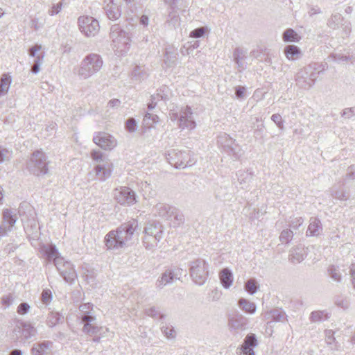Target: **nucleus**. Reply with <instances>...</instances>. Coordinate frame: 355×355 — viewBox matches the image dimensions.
I'll return each instance as SVG.
<instances>
[{
  "instance_id": "nucleus-18",
  "label": "nucleus",
  "mask_w": 355,
  "mask_h": 355,
  "mask_svg": "<svg viewBox=\"0 0 355 355\" xmlns=\"http://www.w3.org/2000/svg\"><path fill=\"white\" fill-rule=\"evenodd\" d=\"M173 210H174L173 206L159 202L153 206L151 211L153 216L168 220L171 216Z\"/></svg>"
},
{
  "instance_id": "nucleus-11",
  "label": "nucleus",
  "mask_w": 355,
  "mask_h": 355,
  "mask_svg": "<svg viewBox=\"0 0 355 355\" xmlns=\"http://www.w3.org/2000/svg\"><path fill=\"white\" fill-rule=\"evenodd\" d=\"M218 144L230 156L239 159L242 155V150L235 140L226 133L220 134L218 137Z\"/></svg>"
},
{
  "instance_id": "nucleus-36",
  "label": "nucleus",
  "mask_w": 355,
  "mask_h": 355,
  "mask_svg": "<svg viewBox=\"0 0 355 355\" xmlns=\"http://www.w3.org/2000/svg\"><path fill=\"white\" fill-rule=\"evenodd\" d=\"M329 318L328 313L325 311H313L309 317V320L312 322H320L327 320Z\"/></svg>"
},
{
  "instance_id": "nucleus-53",
  "label": "nucleus",
  "mask_w": 355,
  "mask_h": 355,
  "mask_svg": "<svg viewBox=\"0 0 355 355\" xmlns=\"http://www.w3.org/2000/svg\"><path fill=\"white\" fill-rule=\"evenodd\" d=\"M15 300V296L13 294L9 293L5 295L1 298V302L3 305L5 306V308L9 307Z\"/></svg>"
},
{
  "instance_id": "nucleus-27",
  "label": "nucleus",
  "mask_w": 355,
  "mask_h": 355,
  "mask_svg": "<svg viewBox=\"0 0 355 355\" xmlns=\"http://www.w3.org/2000/svg\"><path fill=\"white\" fill-rule=\"evenodd\" d=\"M307 255V249L302 246H298L291 252L290 259L293 263H300Z\"/></svg>"
},
{
  "instance_id": "nucleus-21",
  "label": "nucleus",
  "mask_w": 355,
  "mask_h": 355,
  "mask_svg": "<svg viewBox=\"0 0 355 355\" xmlns=\"http://www.w3.org/2000/svg\"><path fill=\"white\" fill-rule=\"evenodd\" d=\"M248 318L241 314H236L229 319L228 326L230 331L236 332L243 331L247 328Z\"/></svg>"
},
{
  "instance_id": "nucleus-16",
  "label": "nucleus",
  "mask_w": 355,
  "mask_h": 355,
  "mask_svg": "<svg viewBox=\"0 0 355 355\" xmlns=\"http://www.w3.org/2000/svg\"><path fill=\"white\" fill-rule=\"evenodd\" d=\"M93 141L105 150H111L117 145L116 139L111 135L104 132L96 133L93 137Z\"/></svg>"
},
{
  "instance_id": "nucleus-34",
  "label": "nucleus",
  "mask_w": 355,
  "mask_h": 355,
  "mask_svg": "<svg viewBox=\"0 0 355 355\" xmlns=\"http://www.w3.org/2000/svg\"><path fill=\"white\" fill-rule=\"evenodd\" d=\"M239 305L243 311L250 314L254 313L257 309L254 303L251 302L244 298H241L239 300Z\"/></svg>"
},
{
  "instance_id": "nucleus-6",
  "label": "nucleus",
  "mask_w": 355,
  "mask_h": 355,
  "mask_svg": "<svg viewBox=\"0 0 355 355\" xmlns=\"http://www.w3.org/2000/svg\"><path fill=\"white\" fill-rule=\"evenodd\" d=\"M110 37L112 40V47L117 54L123 55L129 49L130 42L129 34L121 29L119 24L111 26Z\"/></svg>"
},
{
  "instance_id": "nucleus-58",
  "label": "nucleus",
  "mask_w": 355,
  "mask_h": 355,
  "mask_svg": "<svg viewBox=\"0 0 355 355\" xmlns=\"http://www.w3.org/2000/svg\"><path fill=\"white\" fill-rule=\"evenodd\" d=\"M52 298L51 292L50 290H44L41 295L42 301L44 304H48L51 302Z\"/></svg>"
},
{
  "instance_id": "nucleus-57",
  "label": "nucleus",
  "mask_w": 355,
  "mask_h": 355,
  "mask_svg": "<svg viewBox=\"0 0 355 355\" xmlns=\"http://www.w3.org/2000/svg\"><path fill=\"white\" fill-rule=\"evenodd\" d=\"M336 304L338 306H339L343 309H347L349 306V301L347 299H344V298H341V297H338L336 299Z\"/></svg>"
},
{
  "instance_id": "nucleus-62",
  "label": "nucleus",
  "mask_w": 355,
  "mask_h": 355,
  "mask_svg": "<svg viewBox=\"0 0 355 355\" xmlns=\"http://www.w3.org/2000/svg\"><path fill=\"white\" fill-rule=\"evenodd\" d=\"M355 115V110L354 107L345 108L343 110L342 116L350 119Z\"/></svg>"
},
{
  "instance_id": "nucleus-14",
  "label": "nucleus",
  "mask_w": 355,
  "mask_h": 355,
  "mask_svg": "<svg viewBox=\"0 0 355 355\" xmlns=\"http://www.w3.org/2000/svg\"><path fill=\"white\" fill-rule=\"evenodd\" d=\"M183 272V269L178 267L166 269L157 279V287L162 289L167 284L173 283L175 280L180 279Z\"/></svg>"
},
{
  "instance_id": "nucleus-44",
  "label": "nucleus",
  "mask_w": 355,
  "mask_h": 355,
  "mask_svg": "<svg viewBox=\"0 0 355 355\" xmlns=\"http://www.w3.org/2000/svg\"><path fill=\"white\" fill-rule=\"evenodd\" d=\"M49 347L48 343H41L35 345L32 348L33 355H44L46 350Z\"/></svg>"
},
{
  "instance_id": "nucleus-28",
  "label": "nucleus",
  "mask_w": 355,
  "mask_h": 355,
  "mask_svg": "<svg viewBox=\"0 0 355 355\" xmlns=\"http://www.w3.org/2000/svg\"><path fill=\"white\" fill-rule=\"evenodd\" d=\"M220 283L225 288H229L233 282V275L228 268H223L219 273Z\"/></svg>"
},
{
  "instance_id": "nucleus-9",
  "label": "nucleus",
  "mask_w": 355,
  "mask_h": 355,
  "mask_svg": "<svg viewBox=\"0 0 355 355\" xmlns=\"http://www.w3.org/2000/svg\"><path fill=\"white\" fill-rule=\"evenodd\" d=\"M144 245L147 249H152L162 239L163 227L159 223H148L144 228Z\"/></svg>"
},
{
  "instance_id": "nucleus-22",
  "label": "nucleus",
  "mask_w": 355,
  "mask_h": 355,
  "mask_svg": "<svg viewBox=\"0 0 355 355\" xmlns=\"http://www.w3.org/2000/svg\"><path fill=\"white\" fill-rule=\"evenodd\" d=\"M178 53L173 47H166L163 55V66L166 68L174 67L177 64Z\"/></svg>"
},
{
  "instance_id": "nucleus-32",
  "label": "nucleus",
  "mask_w": 355,
  "mask_h": 355,
  "mask_svg": "<svg viewBox=\"0 0 355 355\" xmlns=\"http://www.w3.org/2000/svg\"><path fill=\"white\" fill-rule=\"evenodd\" d=\"M330 195L335 199L346 200L347 196L343 188L339 184H334L329 189Z\"/></svg>"
},
{
  "instance_id": "nucleus-52",
  "label": "nucleus",
  "mask_w": 355,
  "mask_h": 355,
  "mask_svg": "<svg viewBox=\"0 0 355 355\" xmlns=\"http://www.w3.org/2000/svg\"><path fill=\"white\" fill-rule=\"evenodd\" d=\"M207 31V27L197 28L190 33L189 36L192 38H200L203 37Z\"/></svg>"
},
{
  "instance_id": "nucleus-13",
  "label": "nucleus",
  "mask_w": 355,
  "mask_h": 355,
  "mask_svg": "<svg viewBox=\"0 0 355 355\" xmlns=\"http://www.w3.org/2000/svg\"><path fill=\"white\" fill-rule=\"evenodd\" d=\"M80 31L87 37H94L100 28L98 21L92 17L82 16L78 18Z\"/></svg>"
},
{
  "instance_id": "nucleus-12",
  "label": "nucleus",
  "mask_w": 355,
  "mask_h": 355,
  "mask_svg": "<svg viewBox=\"0 0 355 355\" xmlns=\"http://www.w3.org/2000/svg\"><path fill=\"white\" fill-rule=\"evenodd\" d=\"M18 220L17 211L13 209H4L2 211V222L0 225V236H4L12 230Z\"/></svg>"
},
{
  "instance_id": "nucleus-10",
  "label": "nucleus",
  "mask_w": 355,
  "mask_h": 355,
  "mask_svg": "<svg viewBox=\"0 0 355 355\" xmlns=\"http://www.w3.org/2000/svg\"><path fill=\"white\" fill-rule=\"evenodd\" d=\"M46 157L41 150H35L33 153L28 162L27 168L28 171L36 175H44L48 173Z\"/></svg>"
},
{
  "instance_id": "nucleus-26",
  "label": "nucleus",
  "mask_w": 355,
  "mask_h": 355,
  "mask_svg": "<svg viewBox=\"0 0 355 355\" xmlns=\"http://www.w3.org/2000/svg\"><path fill=\"white\" fill-rule=\"evenodd\" d=\"M311 67L309 66L308 67L304 68V69L300 70L296 75V81L297 85L304 89H309L313 85V82L311 80H306L304 78H306L309 76V70H311Z\"/></svg>"
},
{
  "instance_id": "nucleus-39",
  "label": "nucleus",
  "mask_w": 355,
  "mask_h": 355,
  "mask_svg": "<svg viewBox=\"0 0 355 355\" xmlns=\"http://www.w3.org/2000/svg\"><path fill=\"white\" fill-rule=\"evenodd\" d=\"M161 331L168 339H174L176 337V332L174 327L171 324H162Z\"/></svg>"
},
{
  "instance_id": "nucleus-37",
  "label": "nucleus",
  "mask_w": 355,
  "mask_h": 355,
  "mask_svg": "<svg viewBox=\"0 0 355 355\" xmlns=\"http://www.w3.org/2000/svg\"><path fill=\"white\" fill-rule=\"evenodd\" d=\"M168 220L173 223V226H178L184 223V215L174 207L171 216Z\"/></svg>"
},
{
  "instance_id": "nucleus-55",
  "label": "nucleus",
  "mask_w": 355,
  "mask_h": 355,
  "mask_svg": "<svg viewBox=\"0 0 355 355\" xmlns=\"http://www.w3.org/2000/svg\"><path fill=\"white\" fill-rule=\"evenodd\" d=\"M271 120L277 125V127L283 130L284 128L283 119L279 114H274L271 116Z\"/></svg>"
},
{
  "instance_id": "nucleus-30",
  "label": "nucleus",
  "mask_w": 355,
  "mask_h": 355,
  "mask_svg": "<svg viewBox=\"0 0 355 355\" xmlns=\"http://www.w3.org/2000/svg\"><path fill=\"white\" fill-rule=\"evenodd\" d=\"M322 224L319 219L316 218H311L310 223L307 230V235L318 236L322 232Z\"/></svg>"
},
{
  "instance_id": "nucleus-41",
  "label": "nucleus",
  "mask_w": 355,
  "mask_h": 355,
  "mask_svg": "<svg viewBox=\"0 0 355 355\" xmlns=\"http://www.w3.org/2000/svg\"><path fill=\"white\" fill-rule=\"evenodd\" d=\"M132 76L136 80H144L147 77L146 71L143 66H135L132 71Z\"/></svg>"
},
{
  "instance_id": "nucleus-4",
  "label": "nucleus",
  "mask_w": 355,
  "mask_h": 355,
  "mask_svg": "<svg viewBox=\"0 0 355 355\" xmlns=\"http://www.w3.org/2000/svg\"><path fill=\"white\" fill-rule=\"evenodd\" d=\"M103 61L101 57L96 53L87 55L80 62L77 74L81 79H88L102 68Z\"/></svg>"
},
{
  "instance_id": "nucleus-38",
  "label": "nucleus",
  "mask_w": 355,
  "mask_h": 355,
  "mask_svg": "<svg viewBox=\"0 0 355 355\" xmlns=\"http://www.w3.org/2000/svg\"><path fill=\"white\" fill-rule=\"evenodd\" d=\"M282 37L283 40L286 42H297L301 39L300 36H299L298 34L292 28L286 29L284 32Z\"/></svg>"
},
{
  "instance_id": "nucleus-20",
  "label": "nucleus",
  "mask_w": 355,
  "mask_h": 355,
  "mask_svg": "<svg viewBox=\"0 0 355 355\" xmlns=\"http://www.w3.org/2000/svg\"><path fill=\"white\" fill-rule=\"evenodd\" d=\"M13 331L15 333L21 332L25 339L31 338L36 334L35 328L30 322H24L21 320L16 321Z\"/></svg>"
},
{
  "instance_id": "nucleus-17",
  "label": "nucleus",
  "mask_w": 355,
  "mask_h": 355,
  "mask_svg": "<svg viewBox=\"0 0 355 355\" xmlns=\"http://www.w3.org/2000/svg\"><path fill=\"white\" fill-rule=\"evenodd\" d=\"M328 26L333 29H342V37L347 36L351 31V24L340 13L333 14L328 21Z\"/></svg>"
},
{
  "instance_id": "nucleus-51",
  "label": "nucleus",
  "mask_w": 355,
  "mask_h": 355,
  "mask_svg": "<svg viewBox=\"0 0 355 355\" xmlns=\"http://www.w3.org/2000/svg\"><path fill=\"white\" fill-rule=\"evenodd\" d=\"M44 57V54L38 55L37 56H36V58L34 60L33 65L31 68V71L33 73H37L40 71V65L42 64Z\"/></svg>"
},
{
  "instance_id": "nucleus-1",
  "label": "nucleus",
  "mask_w": 355,
  "mask_h": 355,
  "mask_svg": "<svg viewBox=\"0 0 355 355\" xmlns=\"http://www.w3.org/2000/svg\"><path fill=\"white\" fill-rule=\"evenodd\" d=\"M138 228V222L132 220L119 227L116 230L109 232L105 236L104 242L108 250H118L127 245Z\"/></svg>"
},
{
  "instance_id": "nucleus-61",
  "label": "nucleus",
  "mask_w": 355,
  "mask_h": 355,
  "mask_svg": "<svg viewBox=\"0 0 355 355\" xmlns=\"http://www.w3.org/2000/svg\"><path fill=\"white\" fill-rule=\"evenodd\" d=\"M303 223L304 220L302 217L295 218L293 220H292L291 227L294 230H297L303 224Z\"/></svg>"
},
{
  "instance_id": "nucleus-8",
  "label": "nucleus",
  "mask_w": 355,
  "mask_h": 355,
  "mask_svg": "<svg viewBox=\"0 0 355 355\" xmlns=\"http://www.w3.org/2000/svg\"><path fill=\"white\" fill-rule=\"evenodd\" d=\"M91 157L97 164L94 168V171L98 179L101 181H105L109 178L112 172V164L105 160V157H103L100 150H92Z\"/></svg>"
},
{
  "instance_id": "nucleus-42",
  "label": "nucleus",
  "mask_w": 355,
  "mask_h": 355,
  "mask_svg": "<svg viewBox=\"0 0 355 355\" xmlns=\"http://www.w3.org/2000/svg\"><path fill=\"white\" fill-rule=\"evenodd\" d=\"M328 273L329 277L337 282H340L341 280V273L338 267L331 266L328 269Z\"/></svg>"
},
{
  "instance_id": "nucleus-46",
  "label": "nucleus",
  "mask_w": 355,
  "mask_h": 355,
  "mask_svg": "<svg viewBox=\"0 0 355 355\" xmlns=\"http://www.w3.org/2000/svg\"><path fill=\"white\" fill-rule=\"evenodd\" d=\"M293 236V232L291 230H284L279 236V240L282 243H288Z\"/></svg>"
},
{
  "instance_id": "nucleus-5",
  "label": "nucleus",
  "mask_w": 355,
  "mask_h": 355,
  "mask_svg": "<svg viewBox=\"0 0 355 355\" xmlns=\"http://www.w3.org/2000/svg\"><path fill=\"white\" fill-rule=\"evenodd\" d=\"M166 157L168 163L178 169H183L193 165L196 160L189 150L172 149L168 151Z\"/></svg>"
},
{
  "instance_id": "nucleus-56",
  "label": "nucleus",
  "mask_w": 355,
  "mask_h": 355,
  "mask_svg": "<svg viewBox=\"0 0 355 355\" xmlns=\"http://www.w3.org/2000/svg\"><path fill=\"white\" fill-rule=\"evenodd\" d=\"M62 7V2H59L56 5H53L51 7V8L49 10L48 14L50 16H53L55 15H57V14H58L61 11Z\"/></svg>"
},
{
  "instance_id": "nucleus-59",
  "label": "nucleus",
  "mask_w": 355,
  "mask_h": 355,
  "mask_svg": "<svg viewBox=\"0 0 355 355\" xmlns=\"http://www.w3.org/2000/svg\"><path fill=\"white\" fill-rule=\"evenodd\" d=\"M355 180V165H352L347 168L345 180Z\"/></svg>"
},
{
  "instance_id": "nucleus-15",
  "label": "nucleus",
  "mask_w": 355,
  "mask_h": 355,
  "mask_svg": "<svg viewBox=\"0 0 355 355\" xmlns=\"http://www.w3.org/2000/svg\"><path fill=\"white\" fill-rule=\"evenodd\" d=\"M114 198L118 203L130 206L136 202L135 193L128 187H121L114 190Z\"/></svg>"
},
{
  "instance_id": "nucleus-60",
  "label": "nucleus",
  "mask_w": 355,
  "mask_h": 355,
  "mask_svg": "<svg viewBox=\"0 0 355 355\" xmlns=\"http://www.w3.org/2000/svg\"><path fill=\"white\" fill-rule=\"evenodd\" d=\"M30 306L26 302L21 303L17 307V313L20 315H24L28 312Z\"/></svg>"
},
{
  "instance_id": "nucleus-25",
  "label": "nucleus",
  "mask_w": 355,
  "mask_h": 355,
  "mask_svg": "<svg viewBox=\"0 0 355 355\" xmlns=\"http://www.w3.org/2000/svg\"><path fill=\"white\" fill-rule=\"evenodd\" d=\"M248 56V51L243 48H236L233 51V59L237 64L239 70L243 71L246 68L245 60Z\"/></svg>"
},
{
  "instance_id": "nucleus-31",
  "label": "nucleus",
  "mask_w": 355,
  "mask_h": 355,
  "mask_svg": "<svg viewBox=\"0 0 355 355\" xmlns=\"http://www.w3.org/2000/svg\"><path fill=\"white\" fill-rule=\"evenodd\" d=\"M238 181L242 187H246L253 178L252 172L249 170H240L237 173Z\"/></svg>"
},
{
  "instance_id": "nucleus-45",
  "label": "nucleus",
  "mask_w": 355,
  "mask_h": 355,
  "mask_svg": "<svg viewBox=\"0 0 355 355\" xmlns=\"http://www.w3.org/2000/svg\"><path fill=\"white\" fill-rule=\"evenodd\" d=\"M145 313L151 318H159V319H164L165 315L161 314L158 309L155 306H151L145 309Z\"/></svg>"
},
{
  "instance_id": "nucleus-35",
  "label": "nucleus",
  "mask_w": 355,
  "mask_h": 355,
  "mask_svg": "<svg viewBox=\"0 0 355 355\" xmlns=\"http://www.w3.org/2000/svg\"><path fill=\"white\" fill-rule=\"evenodd\" d=\"M173 11L184 8L188 6V0H164Z\"/></svg>"
},
{
  "instance_id": "nucleus-50",
  "label": "nucleus",
  "mask_w": 355,
  "mask_h": 355,
  "mask_svg": "<svg viewBox=\"0 0 355 355\" xmlns=\"http://www.w3.org/2000/svg\"><path fill=\"white\" fill-rule=\"evenodd\" d=\"M270 317L276 322H282L286 318V314L278 309H274L270 312Z\"/></svg>"
},
{
  "instance_id": "nucleus-24",
  "label": "nucleus",
  "mask_w": 355,
  "mask_h": 355,
  "mask_svg": "<svg viewBox=\"0 0 355 355\" xmlns=\"http://www.w3.org/2000/svg\"><path fill=\"white\" fill-rule=\"evenodd\" d=\"M105 11L107 17L112 20L118 19L121 15V10L114 0H104Z\"/></svg>"
},
{
  "instance_id": "nucleus-64",
  "label": "nucleus",
  "mask_w": 355,
  "mask_h": 355,
  "mask_svg": "<svg viewBox=\"0 0 355 355\" xmlns=\"http://www.w3.org/2000/svg\"><path fill=\"white\" fill-rule=\"evenodd\" d=\"M80 311L83 313H85L84 315H90L89 311L92 309V304L87 303L81 304L79 307Z\"/></svg>"
},
{
  "instance_id": "nucleus-23",
  "label": "nucleus",
  "mask_w": 355,
  "mask_h": 355,
  "mask_svg": "<svg viewBox=\"0 0 355 355\" xmlns=\"http://www.w3.org/2000/svg\"><path fill=\"white\" fill-rule=\"evenodd\" d=\"M82 320L86 323L83 327V331L89 334L90 336L100 334L103 330L102 327H98L92 324L96 320V318L92 315H83L81 316Z\"/></svg>"
},
{
  "instance_id": "nucleus-63",
  "label": "nucleus",
  "mask_w": 355,
  "mask_h": 355,
  "mask_svg": "<svg viewBox=\"0 0 355 355\" xmlns=\"http://www.w3.org/2000/svg\"><path fill=\"white\" fill-rule=\"evenodd\" d=\"M325 340L327 345H331L335 340L334 331L332 330L325 331Z\"/></svg>"
},
{
  "instance_id": "nucleus-54",
  "label": "nucleus",
  "mask_w": 355,
  "mask_h": 355,
  "mask_svg": "<svg viewBox=\"0 0 355 355\" xmlns=\"http://www.w3.org/2000/svg\"><path fill=\"white\" fill-rule=\"evenodd\" d=\"M44 24V20H41L38 17H34L31 20V26L35 31H38L43 27Z\"/></svg>"
},
{
  "instance_id": "nucleus-47",
  "label": "nucleus",
  "mask_w": 355,
  "mask_h": 355,
  "mask_svg": "<svg viewBox=\"0 0 355 355\" xmlns=\"http://www.w3.org/2000/svg\"><path fill=\"white\" fill-rule=\"evenodd\" d=\"M125 130L130 132H135L137 130V123L134 118H129L125 123Z\"/></svg>"
},
{
  "instance_id": "nucleus-7",
  "label": "nucleus",
  "mask_w": 355,
  "mask_h": 355,
  "mask_svg": "<svg viewBox=\"0 0 355 355\" xmlns=\"http://www.w3.org/2000/svg\"><path fill=\"white\" fill-rule=\"evenodd\" d=\"M189 275L192 281L198 286H202L208 279L209 263L202 258L189 262Z\"/></svg>"
},
{
  "instance_id": "nucleus-19",
  "label": "nucleus",
  "mask_w": 355,
  "mask_h": 355,
  "mask_svg": "<svg viewBox=\"0 0 355 355\" xmlns=\"http://www.w3.org/2000/svg\"><path fill=\"white\" fill-rule=\"evenodd\" d=\"M258 344L257 338L254 334H249L244 339L243 343L238 349L239 355H254V347Z\"/></svg>"
},
{
  "instance_id": "nucleus-2",
  "label": "nucleus",
  "mask_w": 355,
  "mask_h": 355,
  "mask_svg": "<svg viewBox=\"0 0 355 355\" xmlns=\"http://www.w3.org/2000/svg\"><path fill=\"white\" fill-rule=\"evenodd\" d=\"M42 252L46 257L48 261H53L54 265L60 276L64 280L71 284L77 278V274L73 265L64 258L60 255L58 250L55 245H44L42 248Z\"/></svg>"
},
{
  "instance_id": "nucleus-3",
  "label": "nucleus",
  "mask_w": 355,
  "mask_h": 355,
  "mask_svg": "<svg viewBox=\"0 0 355 355\" xmlns=\"http://www.w3.org/2000/svg\"><path fill=\"white\" fill-rule=\"evenodd\" d=\"M169 117L173 121H178V127L182 129L193 130L196 123L193 119V112L191 107L187 105L178 109L177 106L173 105L169 109Z\"/></svg>"
},
{
  "instance_id": "nucleus-33",
  "label": "nucleus",
  "mask_w": 355,
  "mask_h": 355,
  "mask_svg": "<svg viewBox=\"0 0 355 355\" xmlns=\"http://www.w3.org/2000/svg\"><path fill=\"white\" fill-rule=\"evenodd\" d=\"M11 77L8 74H3L0 80V97L5 96L11 85Z\"/></svg>"
},
{
  "instance_id": "nucleus-49",
  "label": "nucleus",
  "mask_w": 355,
  "mask_h": 355,
  "mask_svg": "<svg viewBox=\"0 0 355 355\" xmlns=\"http://www.w3.org/2000/svg\"><path fill=\"white\" fill-rule=\"evenodd\" d=\"M168 90V88L167 87H164L163 89H160L159 90V92H158L157 94H155V95H153L151 96V99L150 100H153V101H157V103L161 99V100H163V101H167L168 100L169 98V96L168 94L164 92V90Z\"/></svg>"
},
{
  "instance_id": "nucleus-43",
  "label": "nucleus",
  "mask_w": 355,
  "mask_h": 355,
  "mask_svg": "<svg viewBox=\"0 0 355 355\" xmlns=\"http://www.w3.org/2000/svg\"><path fill=\"white\" fill-rule=\"evenodd\" d=\"M159 121V117L156 114L146 113L144 117V123L149 128L151 127L154 123H157Z\"/></svg>"
},
{
  "instance_id": "nucleus-29",
  "label": "nucleus",
  "mask_w": 355,
  "mask_h": 355,
  "mask_svg": "<svg viewBox=\"0 0 355 355\" xmlns=\"http://www.w3.org/2000/svg\"><path fill=\"white\" fill-rule=\"evenodd\" d=\"M284 54L288 60H296L301 56V50L295 45H288L284 48Z\"/></svg>"
},
{
  "instance_id": "nucleus-48",
  "label": "nucleus",
  "mask_w": 355,
  "mask_h": 355,
  "mask_svg": "<svg viewBox=\"0 0 355 355\" xmlns=\"http://www.w3.org/2000/svg\"><path fill=\"white\" fill-rule=\"evenodd\" d=\"M60 319L61 315L58 313H51L47 318V324L53 327L59 322Z\"/></svg>"
},
{
  "instance_id": "nucleus-40",
  "label": "nucleus",
  "mask_w": 355,
  "mask_h": 355,
  "mask_svg": "<svg viewBox=\"0 0 355 355\" xmlns=\"http://www.w3.org/2000/svg\"><path fill=\"white\" fill-rule=\"evenodd\" d=\"M259 288V285L254 279H250L245 284V290L250 295L254 294Z\"/></svg>"
}]
</instances>
